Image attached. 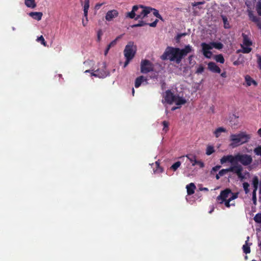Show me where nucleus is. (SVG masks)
<instances>
[{
  "label": "nucleus",
  "instance_id": "f257e3e1",
  "mask_svg": "<svg viewBox=\"0 0 261 261\" xmlns=\"http://www.w3.org/2000/svg\"><path fill=\"white\" fill-rule=\"evenodd\" d=\"M193 51L192 46L188 44L185 46V47L180 49L178 47L167 46L163 54L161 55V59L162 61L169 60L170 61H174L178 64L184 57L187 56L189 53Z\"/></svg>",
  "mask_w": 261,
  "mask_h": 261
},
{
  "label": "nucleus",
  "instance_id": "f03ea898",
  "mask_svg": "<svg viewBox=\"0 0 261 261\" xmlns=\"http://www.w3.org/2000/svg\"><path fill=\"white\" fill-rule=\"evenodd\" d=\"M162 103L164 105H172L175 103L177 106H181L185 105L186 103V100L184 98L175 95L171 90H168L165 91L163 95Z\"/></svg>",
  "mask_w": 261,
  "mask_h": 261
},
{
  "label": "nucleus",
  "instance_id": "7ed1b4c3",
  "mask_svg": "<svg viewBox=\"0 0 261 261\" xmlns=\"http://www.w3.org/2000/svg\"><path fill=\"white\" fill-rule=\"evenodd\" d=\"M251 136L245 132H240L239 134H232L230 136V143L229 145L233 148L247 143L250 139Z\"/></svg>",
  "mask_w": 261,
  "mask_h": 261
},
{
  "label": "nucleus",
  "instance_id": "20e7f679",
  "mask_svg": "<svg viewBox=\"0 0 261 261\" xmlns=\"http://www.w3.org/2000/svg\"><path fill=\"white\" fill-rule=\"evenodd\" d=\"M252 161V157L247 154L239 153L234 155H229V162L230 164H239L240 163L243 166H249Z\"/></svg>",
  "mask_w": 261,
  "mask_h": 261
},
{
  "label": "nucleus",
  "instance_id": "39448f33",
  "mask_svg": "<svg viewBox=\"0 0 261 261\" xmlns=\"http://www.w3.org/2000/svg\"><path fill=\"white\" fill-rule=\"evenodd\" d=\"M231 165L229 167V172H232L238 176V178L240 181H243L246 179V175H249V173L246 171L243 173V167L240 164H230Z\"/></svg>",
  "mask_w": 261,
  "mask_h": 261
},
{
  "label": "nucleus",
  "instance_id": "423d86ee",
  "mask_svg": "<svg viewBox=\"0 0 261 261\" xmlns=\"http://www.w3.org/2000/svg\"><path fill=\"white\" fill-rule=\"evenodd\" d=\"M243 42L241 44V49L237 51V53H243L244 54H248L251 52L252 49L250 46L252 45V42L250 39L249 36L244 34H242Z\"/></svg>",
  "mask_w": 261,
  "mask_h": 261
},
{
  "label": "nucleus",
  "instance_id": "0eeeda50",
  "mask_svg": "<svg viewBox=\"0 0 261 261\" xmlns=\"http://www.w3.org/2000/svg\"><path fill=\"white\" fill-rule=\"evenodd\" d=\"M137 9L136 11L137 17L135 20L143 19L151 12V8L149 7H145L143 5H136Z\"/></svg>",
  "mask_w": 261,
  "mask_h": 261
},
{
  "label": "nucleus",
  "instance_id": "6e6552de",
  "mask_svg": "<svg viewBox=\"0 0 261 261\" xmlns=\"http://www.w3.org/2000/svg\"><path fill=\"white\" fill-rule=\"evenodd\" d=\"M141 72L143 73H149L154 70L153 64L147 60L141 61L140 65Z\"/></svg>",
  "mask_w": 261,
  "mask_h": 261
},
{
  "label": "nucleus",
  "instance_id": "1a4fd4ad",
  "mask_svg": "<svg viewBox=\"0 0 261 261\" xmlns=\"http://www.w3.org/2000/svg\"><path fill=\"white\" fill-rule=\"evenodd\" d=\"M124 56L125 58H131L133 59L136 50L134 49V42L130 41L125 46V48L124 49Z\"/></svg>",
  "mask_w": 261,
  "mask_h": 261
},
{
  "label": "nucleus",
  "instance_id": "9d476101",
  "mask_svg": "<svg viewBox=\"0 0 261 261\" xmlns=\"http://www.w3.org/2000/svg\"><path fill=\"white\" fill-rule=\"evenodd\" d=\"M228 197V188L220 192L219 195L216 198L218 203L225 204L226 207H228V199H226Z\"/></svg>",
  "mask_w": 261,
  "mask_h": 261
},
{
  "label": "nucleus",
  "instance_id": "9b49d317",
  "mask_svg": "<svg viewBox=\"0 0 261 261\" xmlns=\"http://www.w3.org/2000/svg\"><path fill=\"white\" fill-rule=\"evenodd\" d=\"M91 76L98 77L100 79H103L107 76L109 72L106 69V63H103L102 69H98L91 73Z\"/></svg>",
  "mask_w": 261,
  "mask_h": 261
},
{
  "label": "nucleus",
  "instance_id": "f8f14e48",
  "mask_svg": "<svg viewBox=\"0 0 261 261\" xmlns=\"http://www.w3.org/2000/svg\"><path fill=\"white\" fill-rule=\"evenodd\" d=\"M247 14H248L249 20L256 23L257 28L261 30V20L260 17L254 15L253 12L250 10H247Z\"/></svg>",
  "mask_w": 261,
  "mask_h": 261
},
{
  "label": "nucleus",
  "instance_id": "ddd939ff",
  "mask_svg": "<svg viewBox=\"0 0 261 261\" xmlns=\"http://www.w3.org/2000/svg\"><path fill=\"white\" fill-rule=\"evenodd\" d=\"M203 55L205 58L210 59L212 56V53L210 51V49H212V47L209 46L207 43H201Z\"/></svg>",
  "mask_w": 261,
  "mask_h": 261
},
{
  "label": "nucleus",
  "instance_id": "4468645a",
  "mask_svg": "<svg viewBox=\"0 0 261 261\" xmlns=\"http://www.w3.org/2000/svg\"><path fill=\"white\" fill-rule=\"evenodd\" d=\"M208 69L213 73H220L221 70L218 66L215 63L211 62L208 63Z\"/></svg>",
  "mask_w": 261,
  "mask_h": 261
},
{
  "label": "nucleus",
  "instance_id": "2eb2a0df",
  "mask_svg": "<svg viewBox=\"0 0 261 261\" xmlns=\"http://www.w3.org/2000/svg\"><path fill=\"white\" fill-rule=\"evenodd\" d=\"M118 16V12L116 10H110L107 12L106 15V19L107 21H110Z\"/></svg>",
  "mask_w": 261,
  "mask_h": 261
},
{
  "label": "nucleus",
  "instance_id": "dca6fc26",
  "mask_svg": "<svg viewBox=\"0 0 261 261\" xmlns=\"http://www.w3.org/2000/svg\"><path fill=\"white\" fill-rule=\"evenodd\" d=\"M245 79L247 86H250L252 85L255 87L257 86V83L256 81L250 77V75H246Z\"/></svg>",
  "mask_w": 261,
  "mask_h": 261
},
{
  "label": "nucleus",
  "instance_id": "f3484780",
  "mask_svg": "<svg viewBox=\"0 0 261 261\" xmlns=\"http://www.w3.org/2000/svg\"><path fill=\"white\" fill-rule=\"evenodd\" d=\"M29 15L36 20H41L42 13L41 12H31L29 13Z\"/></svg>",
  "mask_w": 261,
  "mask_h": 261
},
{
  "label": "nucleus",
  "instance_id": "a211bd4d",
  "mask_svg": "<svg viewBox=\"0 0 261 261\" xmlns=\"http://www.w3.org/2000/svg\"><path fill=\"white\" fill-rule=\"evenodd\" d=\"M229 122L232 127L233 126V128H236L239 124V116L233 115L232 117H230Z\"/></svg>",
  "mask_w": 261,
  "mask_h": 261
},
{
  "label": "nucleus",
  "instance_id": "6ab92c4d",
  "mask_svg": "<svg viewBox=\"0 0 261 261\" xmlns=\"http://www.w3.org/2000/svg\"><path fill=\"white\" fill-rule=\"evenodd\" d=\"M137 9V6H134L131 12H127L126 14V18H130L133 19L137 17L136 12H135Z\"/></svg>",
  "mask_w": 261,
  "mask_h": 261
},
{
  "label": "nucleus",
  "instance_id": "aec40b11",
  "mask_svg": "<svg viewBox=\"0 0 261 261\" xmlns=\"http://www.w3.org/2000/svg\"><path fill=\"white\" fill-rule=\"evenodd\" d=\"M196 189V186L194 184L193 182H191L189 185L187 186V193L188 195H192L195 192V189Z\"/></svg>",
  "mask_w": 261,
  "mask_h": 261
},
{
  "label": "nucleus",
  "instance_id": "412c9836",
  "mask_svg": "<svg viewBox=\"0 0 261 261\" xmlns=\"http://www.w3.org/2000/svg\"><path fill=\"white\" fill-rule=\"evenodd\" d=\"M146 80V79L144 78L143 75H140V76L137 77L136 81H135V87H140L142 83H143V81Z\"/></svg>",
  "mask_w": 261,
  "mask_h": 261
},
{
  "label": "nucleus",
  "instance_id": "4be33fe9",
  "mask_svg": "<svg viewBox=\"0 0 261 261\" xmlns=\"http://www.w3.org/2000/svg\"><path fill=\"white\" fill-rule=\"evenodd\" d=\"M245 62V58L244 56L239 55L238 60L233 62V65L238 66L239 65H243Z\"/></svg>",
  "mask_w": 261,
  "mask_h": 261
},
{
  "label": "nucleus",
  "instance_id": "5701e85b",
  "mask_svg": "<svg viewBox=\"0 0 261 261\" xmlns=\"http://www.w3.org/2000/svg\"><path fill=\"white\" fill-rule=\"evenodd\" d=\"M89 8V0H85V4H84V16L87 20V15L88 14V10Z\"/></svg>",
  "mask_w": 261,
  "mask_h": 261
},
{
  "label": "nucleus",
  "instance_id": "b1692460",
  "mask_svg": "<svg viewBox=\"0 0 261 261\" xmlns=\"http://www.w3.org/2000/svg\"><path fill=\"white\" fill-rule=\"evenodd\" d=\"M226 128L222 127H220L218 128H216L215 131H214V132H213V134H214L216 138H218L220 136V135H221V134H222V133H226Z\"/></svg>",
  "mask_w": 261,
  "mask_h": 261
},
{
  "label": "nucleus",
  "instance_id": "393cba45",
  "mask_svg": "<svg viewBox=\"0 0 261 261\" xmlns=\"http://www.w3.org/2000/svg\"><path fill=\"white\" fill-rule=\"evenodd\" d=\"M24 4L28 8L34 9L36 7L35 0H24Z\"/></svg>",
  "mask_w": 261,
  "mask_h": 261
},
{
  "label": "nucleus",
  "instance_id": "a878e982",
  "mask_svg": "<svg viewBox=\"0 0 261 261\" xmlns=\"http://www.w3.org/2000/svg\"><path fill=\"white\" fill-rule=\"evenodd\" d=\"M209 46L212 47V49L215 48L217 49H221L223 47V44L221 42H213L210 43H208Z\"/></svg>",
  "mask_w": 261,
  "mask_h": 261
},
{
  "label": "nucleus",
  "instance_id": "bb28decb",
  "mask_svg": "<svg viewBox=\"0 0 261 261\" xmlns=\"http://www.w3.org/2000/svg\"><path fill=\"white\" fill-rule=\"evenodd\" d=\"M249 237L247 238V241H246L245 244L243 246V252L247 254L250 252V245L248 244L247 242L249 241Z\"/></svg>",
  "mask_w": 261,
  "mask_h": 261
},
{
  "label": "nucleus",
  "instance_id": "cd10ccee",
  "mask_svg": "<svg viewBox=\"0 0 261 261\" xmlns=\"http://www.w3.org/2000/svg\"><path fill=\"white\" fill-rule=\"evenodd\" d=\"M228 172V168L223 169L219 171L218 174H215L216 179H219L220 177L224 176Z\"/></svg>",
  "mask_w": 261,
  "mask_h": 261
},
{
  "label": "nucleus",
  "instance_id": "c85d7f7f",
  "mask_svg": "<svg viewBox=\"0 0 261 261\" xmlns=\"http://www.w3.org/2000/svg\"><path fill=\"white\" fill-rule=\"evenodd\" d=\"M258 183H259V180H258V178L257 176H254L252 179V185L253 187V192H256L258 187Z\"/></svg>",
  "mask_w": 261,
  "mask_h": 261
},
{
  "label": "nucleus",
  "instance_id": "c756f323",
  "mask_svg": "<svg viewBox=\"0 0 261 261\" xmlns=\"http://www.w3.org/2000/svg\"><path fill=\"white\" fill-rule=\"evenodd\" d=\"M188 160L192 163V166H195V162H197L198 160L196 159V156L192 154H188L187 155Z\"/></svg>",
  "mask_w": 261,
  "mask_h": 261
},
{
  "label": "nucleus",
  "instance_id": "7c9ffc66",
  "mask_svg": "<svg viewBox=\"0 0 261 261\" xmlns=\"http://www.w3.org/2000/svg\"><path fill=\"white\" fill-rule=\"evenodd\" d=\"M255 9L257 15L261 16V0L258 1L256 3Z\"/></svg>",
  "mask_w": 261,
  "mask_h": 261
},
{
  "label": "nucleus",
  "instance_id": "2f4dec72",
  "mask_svg": "<svg viewBox=\"0 0 261 261\" xmlns=\"http://www.w3.org/2000/svg\"><path fill=\"white\" fill-rule=\"evenodd\" d=\"M214 59L216 62L221 64H223L225 62V59L222 55H215Z\"/></svg>",
  "mask_w": 261,
  "mask_h": 261
},
{
  "label": "nucleus",
  "instance_id": "473e14b6",
  "mask_svg": "<svg viewBox=\"0 0 261 261\" xmlns=\"http://www.w3.org/2000/svg\"><path fill=\"white\" fill-rule=\"evenodd\" d=\"M181 166V162L179 161H177L173 164V165H171L170 167V169L174 171L177 170V169Z\"/></svg>",
  "mask_w": 261,
  "mask_h": 261
},
{
  "label": "nucleus",
  "instance_id": "72a5a7b5",
  "mask_svg": "<svg viewBox=\"0 0 261 261\" xmlns=\"http://www.w3.org/2000/svg\"><path fill=\"white\" fill-rule=\"evenodd\" d=\"M215 152V149L211 145H208L206 149V154L210 155Z\"/></svg>",
  "mask_w": 261,
  "mask_h": 261
},
{
  "label": "nucleus",
  "instance_id": "f704fd0d",
  "mask_svg": "<svg viewBox=\"0 0 261 261\" xmlns=\"http://www.w3.org/2000/svg\"><path fill=\"white\" fill-rule=\"evenodd\" d=\"M253 152L256 155L261 156V145H258L254 148Z\"/></svg>",
  "mask_w": 261,
  "mask_h": 261
},
{
  "label": "nucleus",
  "instance_id": "c9c22d12",
  "mask_svg": "<svg viewBox=\"0 0 261 261\" xmlns=\"http://www.w3.org/2000/svg\"><path fill=\"white\" fill-rule=\"evenodd\" d=\"M155 166H156V169L154 170V172L160 173L163 172V168L160 166V163L158 162H155Z\"/></svg>",
  "mask_w": 261,
  "mask_h": 261
},
{
  "label": "nucleus",
  "instance_id": "e433bc0d",
  "mask_svg": "<svg viewBox=\"0 0 261 261\" xmlns=\"http://www.w3.org/2000/svg\"><path fill=\"white\" fill-rule=\"evenodd\" d=\"M229 195H230V196H229V202L238 197V195H239L238 193H233L231 191V190L230 189H229Z\"/></svg>",
  "mask_w": 261,
  "mask_h": 261
},
{
  "label": "nucleus",
  "instance_id": "4c0bfd02",
  "mask_svg": "<svg viewBox=\"0 0 261 261\" xmlns=\"http://www.w3.org/2000/svg\"><path fill=\"white\" fill-rule=\"evenodd\" d=\"M221 168L220 165H216L215 167H213L212 169V170L211 171V175H215L216 172L219 170V169Z\"/></svg>",
  "mask_w": 261,
  "mask_h": 261
},
{
  "label": "nucleus",
  "instance_id": "58836bf2",
  "mask_svg": "<svg viewBox=\"0 0 261 261\" xmlns=\"http://www.w3.org/2000/svg\"><path fill=\"white\" fill-rule=\"evenodd\" d=\"M147 24V23L145 22V21H144L143 20H140V21H139V23L131 25V28H137V27H142V26L146 25Z\"/></svg>",
  "mask_w": 261,
  "mask_h": 261
},
{
  "label": "nucleus",
  "instance_id": "ea45409f",
  "mask_svg": "<svg viewBox=\"0 0 261 261\" xmlns=\"http://www.w3.org/2000/svg\"><path fill=\"white\" fill-rule=\"evenodd\" d=\"M254 221L257 223H261V213H257L253 218Z\"/></svg>",
  "mask_w": 261,
  "mask_h": 261
},
{
  "label": "nucleus",
  "instance_id": "a19ab883",
  "mask_svg": "<svg viewBox=\"0 0 261 261\" xmlns=\"http://www.w3.org/2000/svg\"><path fill=\"white\" fill-rule=\"evenodd\" d=\"M121 37V35L117 37L116 39H115L114 40H113L112 42H111L110 43H109V44L107 46L111 48L113 46H115L117 43V41L119 39H120Z\"/></svg>",
  "mask_w": 261,
  "mask_h": 261
},
{
  "label": "nucleus",
  "instance_id": "79ce46f5",
  "mask_svg": "<svg viewBox=\"0 0 261 261\" xmlns=\"http://www.w3.org/2000/svg\"><path fill=\"white\" fill-rule=\"evenodd\" d=\"M151 11H153V14L155 17L162 20V17L157 10L154 8H151Z\"/></svg>",
  "mask_w": 261,
  "mask_h": 261
},
{
  "label": "nucleus",
  "instance_id": "37998d69",
  "mask_svg": "<svg viewBox=\"0 0 261 261\" xmlns=\"http://www.w3.org/2000/svg\"><path fill=\"white\" fill-rule=\"evenodd\" d=\"M103 35V32L101 29H99L97 32V41L100 42L101 41V37Z\"/></svg>",
  "mask_w": 261,
  "mask_h": 261
},
{
  "label": "nucleus",
  "instance_id": "c03bdc74",
  "mask_svg": "<svg viewBox=\"0 0 261 261\" xmlns=\"http://www.w3.org/2000/svg\"><path fill=\"white\" fill-rule=\"evenodd\" d=\"M256 57L257 59L256 62L257 67H258L259 70H261V55L256 54Z\"/></svg>",
  "mask_w": 261,
  "mask_h": 261
},
{
  "label": "nucleus",
  "instance_id": "a18cd8bd",
  "mask_svg": "<svg viewBox=\"0 0 261 261\" xmlns=\"http://www.w3.org/2000/svg\"><path fill=\"white\" fill-rule=\"evenodd\" d=\"M162 125H163V131L165 132H167L168 130V125L169 123L168 121H163L162 122Z\"/></svg>",
  "mask_w": 261,
  "mask_h": 261
},
{
  "label": "nucleus",
  "instance_id": "49530a36",
  "mask_svg": "<svg viewBox=\"0 0 261 261\" xmlns=\"http://www.w3.org/2000/svg\"><path fill=\"white\" fill-rule=\"evenodd\" d=\"M243 186L244 191H245V193L246 194L248 193L249 192V183L243 182Z\"/></svg>",
  "mask_w": 261,
  "mask_h": 261
},
{
  "label": "nucleus",
  "instance_id": "de8ad7c7",
  "mask_svg": "<svg viewBox=\"0 0 261 261\" xmlns=\"http://www.w3.org/2000/svg\"><path fill=\"white\" fill-rule=\"evenodd\" d=\"M204 4H205V2L202 1V2H197V3H192L191 5L193 7L198 6V9H202V8L199 6Z\"/></svg>",
  "mask_w": 261,
  "mask_h": 261
},
{
  "label": "nucleus",
  "instance_id": "09e8293b",
  "mask_svg": "<svg viewBox=\"0 0 261 261\" xmlns=\"http://www.w3.org/2000/svg\"><path fill=\"white\" fill-rule=\"evenodd\" d=\"M37 41H40L41 44L45 46H46V43L44 40V37L42 35L37 38Z\"/></svg>",
  "mask_w": 261,
  "mask_h": 261
},
{
  "label": "nucleus",
  "instance_id": "8fccbe9b",
  "mask_svg": "<svg viewBox=\"0 0 261 261\" xmlns=\"http://www.w3.org/2000/svg\"><path fill=\"white\" fill-rule=\"evenodd\" d=\"M227 162H228V155H225L220 159V163H221L222 164Z\"/></svg>",
  "mask_w": 261,
  "mask_h": 261
},
{
  "label": "nucleus",
  "instance_id": "3c124183",
  "mask_svg": "<svg viewBox=\"0 0 261 261\" xmlns=\"http://www.w3.org/2000/svg\"><path fill=\"white\" fill-rule=\"evenodd\" d=\"M223 24L225 29H228V23L227 22V18L225 16H222Z\"/></svg>",
  "mask_w": 261,
  "mask_h": 261
},
{
  "label": "nucleus",
  "instance_id": "603ef678",
  "mask_svg": "<svg viewBox=\"0 0 261 261\" xmlns=\"http://www.w3.org/2000/svg\"><path fill=\"white\" fill-rule=\"evenodd\" d=\"M204 70V68L201 65L198 67L197 70H196V73H201L203 72Z\"/></svg>",
  "mask_w": 261,
  "mask_h": 261
},
{
  "label": "nucleus",
  "instance_id": "864d4df0",
  "mask_svg": "<svg viewBox=\"0 0 261 261\" xmlns=\"http://www.w3.org/2000/svg\"><path fill=\"white\" fill-rule=\"evenodd\" d=\"M158 22V20L156 19L151 23H147V25H148L150 26L151 27H155L156 26Z\"/></svg>",
  "mask_w": 261,
  "mask_h": 261
},
{
  "label": "nucleus",
  "instance_id": "5fc2aeb1",
  "mask_svg": "<svg viewBox=\"0 0 261 261\" xmlns=\"http://www.w3.org/2000/svg\"><path fill=\"white\" fill-rule=\"evenodd\" d=\"M186 35V33L179 34L177 35L176 38H175V39H176V41L178 42H179V39H180L182 36H185Z\"/></svg>",
  "mask_w": 261,
  "mask_h": 261
},
{
  "label": "nucleus",
  "instance_id": "6e6d98bb",
  "mask_svg": "<svg viewBox=\"0 0 261 261\" xmlns=\"http://www.w3.org/2000/svg\"><path fill=\"white\" fill-rule=\"evenodd\" d=\"M252 200L254 204H256V192H252Z\"/></svg>",
  "mask_w": 261,
  "mask_h": 261
},
{
  "label": "nucleus",
  "instance_id": "4d7b16f0",
  "mask_svg": "<svg viewBox=\"0 0 261 261\" xmlns=\"http://www.w3.org/2000/svg\"><path fill=\"white\" fill-rule=\"evenodd\" d=\"M199 165V167L201 168H202L204 167V164L201 161H198L197 162H195V165Z\"/></svg>",
  "mask_w": 261,
  "mask_h": 261
},
{
  "label": "nucleus",
  "instance_id": "13d9d810",
  "mask_svg": "<svg viewBox=\"0 0 261 261\" xmlns=\"http://www.w3.org/2000/svg\"><path fill=\"white\" fill-rule=\"evenodd\" d=\"M133 58H126V61L124 62V67H125L127 66V65L129 63V62L131 60H132Z\"/></svg>",
  "mask_w": 261,
  "mask_h": 261
},
{
  "label": "nucleus",
  "instance_id": "bf43d9fd",
  "mask_svg": "<svg viewBox=\"0 0 261 261\" xmlns=\"http://www.w3.org/2000/svg\"><path fill=\"white\" fill-rule=\"evenodd\" d=\"M110 49V47L107 46L105 51H104V55L107 56V54L109 51Z\"/></svg>",
  "mask_w": 261,
  "mask_h": 261
},
{
  "label": "nucleus",
  "instance_id": "052dcab7",
  "mask_svg": "<svg viewBox=\"0 0 261 261\" xmlns=\"http://www.w3.org/2000/svg\"><path fill=\"white\" fill-rule=\"evenodd\" d=\"M102 6V4H97L95 6V8L99 9V8Z\"/></svg>",
  "mask_w": 261,
  "mask_h": 261
},
{
  "label": "nucleus",
  "instance_id": "680f3d73",
  "mask_svg": "<svg viewBox=\"0 0 261 261\" xmlns=\"http://www.w3.org/2000/svg\"><path fill=\"white\" fill-rule=\"evenodd\" d=\"M222 77H226V72H222L221 73V75H220Z\"/></svg>",
  "mask_w": 261,
  "mask_h": 261
},
{
  "label": "nucleus",
  "instance_id": "e2e57ef3",
  "mask_svg": "<svg viewBox=\"0 0 261 261\" xmlns=\"http://www.w3.org/2000/svg\"><path fill=\"white\" fill-rule=\"evenodd\" d=\"M257 134L259 136V137H261V127L260 128L257 130Z\"/></svg>",
  "mask_w": 261,
  "mask_h": 261
},
{
  "label": "nucleus",
  "instance_id": "0e129e2a",
  "mask_svg": "<svg viewBox=\"0 0 261 261\" xmlns=\"http://www.w3.org/2000/svg\"><path fill=\"white\" fill-rule=\"evenodd\" d=\"M88 21H88H87V20H86V22H85V21H84V20H83V21H82L83 25H84V26H86Z\"/></svg>",
  "mask_w": 261,
  "mask_h": 261
},
{
  "label": "nucleus",
  "instance_id": "69168bd1",
  "mask_svg": "<svg viewBox=\"0 0 261 261\" xmlns=\"http://www.w3.org/2000/svg\"><path fill=\"white\" fill-rule=\"evenodd\" d=\"M193 58V55H191V56H189L188 60L189 61H191Z\"/></svg>",
  "mask_w": 261,
  "mask_h": 261
},
{
  "label": "nucleus",
  "instance_id": "338daca9",
  "mask_svg": "<svg viewBox=\"0 0 261 261\" xmlns=\"http://www.w3.org/2000/svg\"><path fill=\"white\" fill-rule=\"evenodd\" d=\"M179 108V107H172V108H171V111H175V110H176L177 109H178Z\"/></svg>",
  "mask_w": 261,
  "mask_h": 261
},
{
  "label": "nucleus",
  "instance_id": "774afa93",
  "mask_svg": "<svg viewBox=\"0 0 261 261\" xmlns=\"http://www.w3.org/2000/svg\"><path fill=\"white\" fill-rule=\"evenodd\" d=\"M201 190L205 191H208V189L207 188H203L202 189H201Z\"/></svg>",
  "mask_w": 261,
  "mask_h": 261
}]
</instances>
